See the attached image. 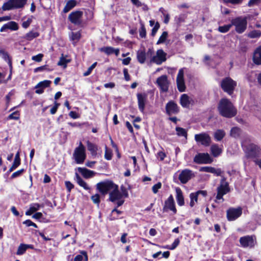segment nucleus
<instances>
[{
    "instance_id": "nucleus-1",
    "label": "nucleus",
    "mask_w": 261,
    "mask_h": 261,
    "mask_svg": "<svg viewBox=\"0 0 261 261\" xmlns=\"http://www.w3.org/2000/svg\"><path fill=\"white\" fill-rule=\"evenodd\" d=\"M218 110L221 116L226 118L233 117L237 113L236 108L232 103L227 98H222L220 100Z\"/></svg>"
},
{
    "instance_id": "nucleus-2",
    "label": "nucleus",
    "mask_w": 261,
    "mask_h": 261,
    "mask_svg": "<svg viewBox=\"0 0 261 261\" xmlns=\"http://www.w3.org/2000/svg\"><path fill=\"white\" fill-rule=\"evenodd\" d=\"M242 146L245 150L247 158H254L261 155V148L257 145L250 144L247 145L245 141H242Z\"/></svg>"
},
{
    "instance_id": "nucleus-3",
    "label": "nucleus",
    "mask_w": 261,
    "mask_h": 261,
    "mask_svg": "<svg viewBox=\"0 0 261 261\" xmlns=\"http://www.w3.org/2000/svg\"><path fill=\"white\" fill-rule=\"evenodd\" d=\"M237 86V82L230 77H225L221 83V87L223 91L231 95Z\"/></svg>"
},
{
    "instance_id": "nucleus-4",
    "label": "nucleus",
    "mask_w": 261,
    "mask_h": 261,
    "mask_svg": "<svg viewBox=\"0 0 261 261\" xmlns=\"http://www.w3.org/2000/svg\"><path fill=\"white\" fill-rule=\"evenodd\" d=\"M231 23L232 25L235 27V30L239 34L243 33L246 30L247 22L246 18H235L231 20Z\"/></svg>"
},
{
    "instance_id": "nucleus-5",
    "label": "nucleus",
    "mask_w": 261,
    "mask_h": 261,
    "mask_svg": "<svg viewBox=\"0 0 261 261\" xmlns=\"http://www.w3.org/2000/svg\"><path fill=\"white\" fill-rule=\"evenodd\" d=\"M27 0H8L3 4V9L5 11L23 8Z\"/></svg>"
},
{
    "instance_id": "nucleus-6",
    "label": "nucleus",
    "mask_w": 261,
    "mask_h": 261,
    "mask_svg": "<svg viewBox=\"0 0 261 261\" xmlns=\"http://www.w3.org/2000/svg\"><path fill=\"white\" fill-rule=\"evenodd\" d=\"M85 151V147L83 144L80 142L79 146L75 148L73 154L75 161L77 164H80L83 163L86 157Z\"/></svg>"
},
{
    "instance_id": "nucleus-7",
    "label": "nucleus",
    "mask_w": 261,
    "mask_h": 261,
    "mask_svg": "<svg viewBox=\"0 0 261 261\" xmlns=\"http://www.w3.org/2000/svg\"><path fill=\"white\" fill-rule=\"evenodd\" d=\"M116 186L111 181L99 182L96 185V188L99 191L103 194H107L109 191L112 190Z\"/></svg>"
},
{
    "instance_id": "nucleus-8",
    "label": "nucleus",
    "mask_w": 261,
    "mask_h": 261,
    "mask_svg": "<svg viewBox=\"0 0 261 261\" xmlns=\"http://www.w3.org/2000/svg\"><path fill=\"white\" fill-rule=\"evenodd\" d=\"M194 176V173L192 170L185 169L179 174L178 179L181 184H186Z\"/></svg>"
},
{
    "instance_id": "nucleus-9",
    "label": "nucleus",
    "mask_w": 261,
    "mask_h": 261,
    "mask_svg": "<svg viewBox=\"0 0 261 261\" xmlns=\"http://www.w3.org/2000/svg\"><path fill=\"white\" fill-rule=\"evenodd\" d=\"M194 162L198 164H210L213 160L207 153H199L195 156Z\"/></svg>"
},
{
    "instance_id": "nucleus-10",
    "label": "nucleus",
    "mask_w": 261,
    "mask_h": 261,
    "mask_svg": "<svg viewBox=\"0 0 261 261\" xmlns=\"http://www.w3.org/2000/svg\"><path fill=\"white\" fill-rule=\"evenodd\" d=\"M195 140L201 145L208 146L211 143V137L207 133H202L198 134L195 135Z\"/></svg>"
},
{
    "instance_id": "nucleus-11",
    "label": "nucleus",
    "mask_w": 261,
    "mask_h": 261,
    "mask_svg": "<svg viewBox=\"0 0 261 261\" xmlns=\"http://www.w3.org/2000/svg\"><path fill=\"white\" fill-rule=\"evenodd\" d=\"M167 54L162 49L156 51V55L153 56L150 59V62H153L157 65H161L166 61Z\"/></svg>"
},
{
    "instance_id": "nucleus-12",
    "label": "nucleus",
    "mask_w": 261,
    "mask_h": 261,
    "mask_svg": "<svg viewBox=\"0 0 261 261\" xmlns=\"http://www.w3.org/2000/svg\"><path fill=\"white\" fill-rule=\"evenodd\" d=\"M217 195L216 202H219L217 200H222L223 202L224 199L223 196L230 191L228 183H225L223 185H220L217 189Z\"/></svg>"
},
{
    "instance_id": "nucleus-13",
    "label": "nucleus",
    "mask_w": 261,
    "mask_h": 261,
    "mask_svg": "<svg viewBox=\"0 0 261 261\" xmlns=\"http://www.w3.org/2000/svg\"><path fill=\"white\" fill-rule=\"evenodd\" d=\"M242 214L241 207L230 208L227 211V218L228 221H234L241 216Z\"/></svg>"
},
{
    "instance_id": "nucleus-14",
    "label": "nucleus",
    "mask_w": 261,
    "mask_h": 261,
    "mask_svg": "<svg viewBox=\"0 0 261 261\" xmlns=\"http://www.w3.org/2000/svg\"><path fill=\"white\" fill-rule=\"evenodd\" d=\"M240 243L243 247L252 248L254 246L255 237L254 236H246L240 239Z\"/></svg>"
},
{
    "instance_id": "nucleus-15",
    "label": "nucleus",
    "mask_w": 261,
    "mask_h": 261,
    "mask_svg": "<svg viewBox=\"0 0 261 261\" xmlns=\"http://www.w3.org/2000/svg\"><path fill=\"white\" fill-rule=\"evenodd\" d=\"M184 70L183 68L179 70L177 77L176 83L178 91L180 92H184L186 90V86L184 78Z\"/></svg>"
},
{
    "instance_id": "nucleus-16",
    "label": "nucleus",
    "mask_w": 261,
    "mask_h": 261,
    "mask_svg": "<svg viewBox=\"0 0 261 261\" xmlns=\"http://www.w3.org/2000/svg\"><path fill=\"white\" fill-rule=\"evenodd\" d=\"M83 12L81 11H75L71 12L68 16V19L71 23L75 25H80L82 23Z\"/></svg>"
},
{
    "instance_id": "nucleus-17",
    "label": "nucleus",
    "mask_w": 261,
    "mask_h": 261,
    "mask_svg": "<svg viewBox=\"0 0 261 261\" xmlns=\"http://www.w3.org/2000/svg\"><path fill=\"white\" fill-rule=\"evenodd\" d=\"M156 84L162 92H166L169 88V81L166 75H163L156 80Z\"/></svg>"
},
{
    "instance_id": "nucleus-18",
    "label": "nucleus",
    "mask_w": 261,
    "mask_h": 261,
    "mask_svg": "<svg viewBox=\"0 0 261 261\" xmlns=\"http://www.w3.org/2000/svg\"><path fill=\"white\" fill-rule=\"evenodd\" d=\"M138 108L139 110L144 113L145 108V105L147 101V95L144 93H138L137 95Z\"/></svg>"
},
{
    "instance_id": "nucleus-19",
    "label": "nucleus",
    "mask_w": 261,
    "mask_h": 261,
    "mask_svg": "<svg viewBox=\"0 0 261 261\" xmlns=\"http://www.w3.org/2000/svg\"><path fill=\"white\" fill-rule=\"evenodd\" d=\"M167 210L172 211L174 214L176 213V209L175 206V203L172 195H170L165 202V205L163 210L167 212Z\"/></svg>"
},
{
    "instance_id": "nucleus-20",
    "label": "nucleus",
    "mask_w": 261,
    "mask_h": 261,
    "mask_svg": "<svg viewBox=\"0 0 261 261\" xmlns=\"http://www.w3.org/2000/svg\"><path fill=\"white\" fill-rule=\"evenodd\" d=\"M166 111L168 115H171L177 114L179 112V108L173 101H170L166 104Z\"/></svg>"
},
{
    "instance_id": "nucleus-21",
    "label": "nucleus",
    "mask_w": 261,
    "mask_h": 261,
    "mask_svg": "<svg viewBox=\"0 0 261 261\" xmlns=\"http://www.w3.org/2000/svg\"><path fill=\"white\" fill-rule=\"evenodd\" d=\"M180 103L184 108H189L190 105H193L194 100L186 94H183L180 98Z\"/></svg>"
},
{
    "instance_id": "nucleus-22",
    "label": "nucleus",
    "mask_w": 261,
    "mask_h": 261,
    "mask_svg": "<svg viewBox=\"0 0 261 261\" xmlns=\"http://www.w3.org/2000/svg\"><path fill=\"white\" fill-rule=\"evenodd\" d=\"M199 171L213 173L217 176H221V174L223 172L220 168L216 169L214 167L209 166L200 167Z\"/></svg>"
},
{
    "instance_id": "nucleus-23",
    "label": "nucleus",
    "mask_w": 261,
    "mask_h": 261,
    "mask_svg": "<svg viewBox=\"0 0 261 261\" xmlns=\"http://www.w3.org/2000/svg\"><path fill=\"white\" fill-rule=\"evenodd\" d=\"M110 200L112 202H115L117 200L121 199L122 197V195L118 190V187L117 185L112 190V191L110 193Z\"/></svg>"
},
{
    "instance_id": "nucleus-24",
    "label": "nucleus",
    "mask_w": 261,
    "mask_h": 261,
    "mask_svg": "<svg viewBox=\"0 0 261 261\" xmlns=\"http://www.w3.org/2000/svg\"><path fill=\"white\" fill-rule=\"evenodd\" d=\"M11 30L12 31H16L18 29L17 23L15 21H10L4 25L1 28L0 32H5L7 30Z\"/></svg>"
},
{
    "instance_id": "nucleus-25",
    "label": "nucleus",
    "mask_w": 261,
    "mask_h": 261,
    "mask_svg": "<svg viewBox=\"0 0 261 261\" xmlns=\"http://www.w3.org/2000/svg\"><path fill=\"white\" fill-rule=\"evenodd\" d=\"M99 50L105 53L107 55H110L113 54H115L116 56H118L119 54V49L118 48H114L111 46H107L103 47L100 48Z\"/></svg>"
},
{
    "instance_id": "nucleus-26",
    "label": "nucleus",
    "mask_w": 261,
    "mask_h": 261,
    "mask_svg": "<svg viewBox=\"0 0 261 261\" xmlns=\"http://www.w3.org/2000/svg\"><path fill=\"white\" fill-rule=\"evenodd\" d=\"M253 61L256 65L261 64V45L254 50L253 56Z\"/></svg>"
},
{
    "instance_id": "nucleus-27",
    "label": "nucleus",
    "mask_w": 261,
    "mask_h": 261,
    "mask_svg": "<svg viewBox=\"0 0 261 261\" xmlns=\"http://www.w3.org/2000/svg\"><path fill=\"white\" fill-rule=\"evenodd\" d=\"M78 170L86 178H89L93 177L95 174V172L94 171L90 170L85 168L79 167L78 168Z\"/></svg>"
},
{
    "instance_id": "nucleus-28",
    "label": "nucleus",
    "mask_w": 261,
    "mask_h": 261,
    "mask_svg": "<svg viewBox=\"0 0 261 261\" xmlns=\"http://www.w3.org/2000/svg\"><path fill=\"white\" fill-rule=\"evenodd\" d=\"M176 199L177 200V204L179 206H182L184 205L185 201L184 196L182 195V192L179 188H176Z\"/></svg>"
},
{
    "instance_id": "nucleus-29",
    "label": "nucleus",
    "mask_w": 261,
    "mask_h": 261,
    "mask_svg": "<svg viewBox=\"0 0 261 261\" xmlns=\"http://www.w3.org/2000/svg\"><path fill=\"white\" fill-rule=\"evenodd\" d=\"M0 57L8 62L10 71H11L12 69V64L8 54L4 49L0 48Z\"/></svg>"
},
{
    "instance_id": "nucleus-30",
    "label": "nucleus",
    "mask_w": 261,
    "mask_h": 261,
    "mask_svg": "<svg viewBox=\"0 0 261 261\" xmlns=\"http://www.w3.org/2000/svg\"><path fill=\"white\" fill-rule=\"evenodd\" d=\"M146 53L144 50H139L137 52V59L140 64H144L146 59Z\"/></svg>"
},
{
    "instance_id": "nucleus-31",
    "label": "nucleus",
    "mask_w": 261,
    "mask_h": 261,
    "mask_svg": "<svg viewBox=\"0 0 261 261\" xmlns=\"http://www.w3.org/2000/svg\"><path fill=\"white\" fill-rule=\"evenodd\" d=\"M20 164V159L19 157V152H18L15 156L14 161L12 166L9 169L8 172L10 173L12 172L14 169L17 168Z\"/></svg>"
},
{
    "instance_id": "nucleus-32",
    "label": "nucleus",
    "mask_w": 261,
    "mask_h": 261,
    "mask_svg": "<svg viewBox=\"0 0 261 261\" xmlns=\"http://www.w3.org/2000/svg\"><path fill=\"white\" fill-rule=\"evenodd\" d=\"M39 33L37 32L31 31L27 33L23 38L27 41H31L34 38L38 37L39 36Z\"/></svg>"
},
{
    "instance_id": "nucleus-33",
    "label": "nucleus",
    "mask_w": 261,
    "mask_h": 261,
    "mask_svg": "<svg viewBox=\"0 0 261 261\" xmlns=\"http://www.w3.org/2000/svg\"><path fill=\"white\" fill-rule=\"evenodd\" d=\"M76 3L75 0L68 1L63 9V12L64 13H67L76 6Z\"/></svg>"
},
{
    "instance_id": "nucleus-34",
    "label": "nucleus",
    "mask_w": 261,
    "mask_h": 261,
    "mask_svg": "<svg viewBox=\"0 0 261 261\" xmlns=\"http://www.w3.org/2000/svg\"><path fill=\"white\" fill-rule=\"evenodd\" d=\"M212 154L214 157L219 156L222 153V149L217 144H213L211 147Z\"/></svg>"
},
{
    "instance_id": "nucleus-35",
    "label": "nucleus",
    "mask_w": 261,
    "mask_h": 261,
    "mask_svg": "<svg viewBox=\"0 0 261 261\" xmlns=\"http://www.w3.org/2000/svg\"><path fill=\"white\" fill-rule=\"evenodd\" d=\"M76 181L78 185L85 190H88L90 189L88 184L77 173L76 174Z\"/></svg>"
},
{
    "instance_id": "nucleus-36",
    "label": "nucleus",
    "mask_w": 261,
    "mask_h": 261,
    "mask_svg": "<svg viewBox=\"0 0 261 261\" xmlns=\"http://www.w3.org/2000/svg\"><path fill=\"white\" fill-rule=\"evenodd\" d=\"M225 133L222 129H218L214 133L215 139L217 141H221L225 136Z\"/></svg>"
},
{
    "instance_id": "nucleus-37",
    "label": "nucleus",
    "mask_w": 261,
    "mask_h": 261,
    "mask_svg": "<svg viewBox=\"0 0 261 261\" xmlns=\"http://www.w3.org/2000/svg\"><path fill=\"white\" fill-rule=\"evenodd\" d=\"M81 254L77 255L74 258V261H82L83 259V256H84V259L85 261H88V257L87 253L85 251H81L80 252Z\"/></svg>"
},
{
    "instance_id": "nucleus-38",
    "label": "nucleus",
    "mask_w": 261,
    "mask_h": 261,
    "mask_svg": "<svg viewBox=\"0 0 261 261\" xmlns=\"http://www.w3.org/2000/svg\"><path fill=\"white\" fill-rule=\"evenodd\" d=\"M241 134V129L238 127H233L230 130V135L232 137L238 138Z\"/></svg>"
},
{
    "instance_id": "nucleus-39",
    "label": "nucleus",
    "mask_w": 261,
    "mask_h": 261,
    "mask_svg": "<svg viewBox=\"0 0 261 261\" xmlns=\"http://www.w3.org/2000/svg\"><path fill=\"white\" fill-rule=\"evenodd\" d=\"M250 38H258L261 36V31L259 30H252L247 35Z\"/></svg>"
},
{
    "instance_id": "nucleus-40",
    "label": "nucleus",
    "mask_w": 261,
    "mask_h": 261,
    "mask_svg": "<svg viewBox=\"0 0 261 261\" xmlns=\"http://www.w3.org/2000/svg\"><path fill=\"white\" fill-rule=\"evenodd\" d=\"M30 245H26V244H20L18 248L17 253H16L17 254V255L23 254V253H24V252H25L27 249L28 248H29V247H30Z\"/></svg>"
},
{
    "instance_id": "nucleus-41",
    "label": "nucleus",
    "mask_w": 261,
    "mask_h": 261,
    "mask_svg": "<svg viewBox=\"0 0 261 261\" xmlns=\"http://www.w3.org/2000/svg\"><path fill=\"white\" fill-rule=\"evenodd\" d=\"M51 81L49 80H44L43 81L39 82L36 86L35 88H42L43 89L50 86Z\"/></svg>"
},
{
    "instance_id": "nucleus-42",
    "label": "nucleus",
    "mask_w": 261,
    "mask_h": 261,
    "mask_svg": "<svg viewBox=\"0 0 261 261\" xmlns=\"http://www.w3.org/2000/svg\"><path fill=\"white\" fill-rule=\"evenodd\" d=\"M168 35L167 32H163L157 41L156 44H160L164 43L168 37Z\"/></svg>"
},
{
    "instance_id": "nucleus-43",
    "label": "nucleus",
    "mask_w": 261,
    "mask_h": 261,
    "mask_svg": "<svg viewBox=\"0 0 261 261\" xmlns=\"http://www.w3.org/2000/svg\"><path fill=\"white\" fill-rule=\"evenodd\" d=\"M87 147L88 149L91 152L92 154H96L97 151V147L94 144L90 142L89 141L87 142Z\"/></svg>"
},
{
    "instance_id": "nucleus-44",
    "label": "nucleus",
    "mask_w": 261,
    "mask_h": 261,
    "mask_svg": "<svg viewBox=\"0 0 261 261\" xmlns=\"http://www.w3.org/2000/svg\"><path fill=\"white\" fill-rule=\"evenodd\" d=\"M231 27H232L231 23L229 24L224 25L223 26H220L218 28V30L219 31V32H220L221 33H225L227 32L230 30V29L231 28Z\"/></svg>"
},
{
    "instance_id": "nucleus-45",
    "label": "nucleus",
    "mask_w": 261,
    "mask_h": 261,
    "mask_svg": "<svg viewBox=\"0 0 261 261\" xmlns=\"http://www.w3.org/2000/svg\"><path fill=\"white\" fill-rule=\"evenodd\" d=\"M176 131L178 136L187 138V133L185 129L180 127H176Z\"/></svg>"
},
{
    "instance_id": "nucleus-46",
    "label": "nucleus",
    "mask_w": 261,
    "mask_h": 261,
    "mask_svg": "<svg viewBox=\"0 0 261 261\" xmlns=\"http://www.w3.org/2000/svg\"><path fill=\"white\" fill-rule=\"evenodd\" d=\"M190 198L191 199L190 205L191 207H193L195 202H197L198 196L195 193H192L190 195Z\"/></svg>"
},
{
    "instance_id": "nucleus-47",
    "label": "nucleus",
    "mask_w": 261,
    "mask_h": 261,
    "mask_svg": "<svg viewBox=\"0 0 261 261\" xmlns=\"http://www.w3.org/2000/svg\"><path fill=\"white\" fill-rule=\"evenodd\" d=\"M69 62V60L66 59L64 57H61L60 58V60L58 63L59 66H63L65 68L67 66V64Z\"/></svg>"
},
{
    "instance_id": "nucleus-48",
    "label": "nucleus",
    "mask_w": 261,
    "mask_h": 261,
    "mask_svg": "<svg viewBox=\"0 0 261 261\" xmlns=\"http://www.w3.org/2000/svg\"><path fill=\"white\" fill-rule=\"evenodd\" d=\"M97 65V62H94L87 69V70L83 73V75L84 76H87L91 74L92 71L93 69L96 67Z\"/></svg>"
},
{
    "instance_id": "nucleus-49",
    "label": "nucleus",
    "mask_w": 261,
    "mask_h": 261,
    "mask_svg": "<svg viewBox=\"0 0 261 261\" xmlns=\"http://www.w3.org/2000/svg\"><path fill=\"white\" fill-rule=\"evenodd\" d=\"M112 151L109 149L107 146L105 147V158L107 160H110L112 159Z\"/></svg>"
},
{
    "instance_id": "nucleus-50",
    "label": "nucleus",
    "mask_w": 261,
    "mask_h": 261,
    "mask_svg": "<svg viewBox=\"0 0 261 261\" xmlns=\"http://www.w3.org/2000/svg\"><path fill=\"white\" fill-rule=\"evenodd\" d=\"M81 34L80 32H71V39L72 40L78 41L81 38Z\"/></svg>"
},
{
    "instance_id": "nucleus-51",
    "label": "nucleus",
    "mask_w": 261,
    "mask_h": 261,
    "mask_svg": "<svg viewBox=\"0 0 261 261\" xmlns=\"http://www.w3.org/2000/svg\"><path fill=\"white\" fill-rule=\"evenodd\" d=\"M19 119V114L18 111H15L9 115L8 119L18 120Z\"/></svg>"
},
{
    "instance_id": "nucleus-52",
    "label": "nucleus",
    "mask_w": 261,
    "mask_h": 261,
    "mask_svg": "<svg viewBox=\"0 0 261 261\" xmlns=\"http://www.w3.org/2000/svg\"><path fill=\"white\" fill-rule=\"evenodd\" d=\"M24 171V169H21L14 172L11 176V178L13 179L20 176Z\"/></svg>"
},
{
    "instance_id": "nucleus-53",
    "label": "nucleus",
    "mask_w": 261,
    "mask_h": 261,
    "mask_svg": "<svg viewBox=\"0 0 261 261\" xmlns=\"http://www.w3.org/2000/svg\"><path fill=\"white\" fill-rule=\"evenodd\" d=\"M162 187V184L160 182H158L156 184H155L152 187V190L153 193L156 194L158 193V190L161 189Z\"/></svg>"
},
{
    "instance_id": "nucleus-54",
    "label": "nucleus",
    "mask_w": 261,
    "mask_h": 261,
    "mask_svg": "<svg viewBox=\"0 0 261 261\" xmlns=\"http://www.w3.org/2000/svg\"><path fill=\"white\" fill-rule=\"evenodd\" d=\"M160 28V24L158 22H156L152 29L151 35L152 36H154L156 34L158 30Z\"/></svg>"
},
{
    "instance_id": "nucleus-55",
    "label": "nucleus",
    "mask_w": 261,
    "mask_h": 261,
    "mask_svg": "<svg viewBox=\"0 0 261 261\" xmlns=\"http://www.w3.org/2000/svg\"><path fill=\"white\" fill-rule=\"evenodd\" d=\"M139 34L141 38H145L146 37V29L143 24L141 25V27L139 30Z\"/></svg>"
},
{
    "instance_id": "nucleus-56",
    "label": "nucleus",
    "mask_w": 261,
    "mask_h": 261,
    "mask_svg": "<svg viewBox=\"0 0 261 261\" xmlns=\"http://www.w3.org/2000/svg\"><path fill=\"white\" fill-rule=\"evenodd\" d=\"M43 57V54H39L37 55L33 56L32 57V59L33 61L39 62L42 60Z\"/></svg>"
},
{
    "instance_id": "nucleus-57",
    "label": "nucleus",
    "mask_w": 261,
    "mask_h": 261,
    "mask_svg": "<svg viewBox=\"0 0 261 261\" xmlns=\"http://www.w3.org/2000/svg\"><path fill=\"white\" fill-rule=\"evenodd\" d=\"M23 223L24 224H25L28 227L33 226L35 228L37 227V225L30 220H27L24 221L23 222Z\"/></svg>"
},
{
    "instance_id": "nucleus-58",
    "label": "nucleus",
    "mask_w": 261,
    "mask_h": 261,
    "mask_svg": "<svg viewBox=\"0 0 261 261\" xmlns=\"http://www.w3.org/2000/svg\"><path fill=\"white\" fill-rule=\"evenodd\" d=\"M91 199L92 201L97 204H99L100 202V199H99V195L97 194H95L94 195H93L91 196Z\"/></svg>"
},
{
    "instance_id": "nucleus-59",
    "label": "nucleus",
    "mask_w": 261,
    "mask_h": 261,
    "mask_svg": "<svg viewBox=\"0 0 261 261\" xmlns=\"http://www.w3.org/2000/svg\"><path fill=\"white\" fill-rule=\"evenodd\" d=\"M179 242H180V240L179 239H176L173 242V243H172V245L171 247H169L168 249H170V250H174V249H175L177 246L179 245Z\"/></svg>"
},
{
    "instance_id": "nucleus-60",
    "label": "nucleus",
    "mask_w": 261,
    "mask_h": 261,
    "mask_svg": "<svg viewBox=\"0 0 261 261\" xmlns=\"http://www.w3.org/2000/svg\"><path fill=\"white\" fill-rule=\"evenodd\" d=\"M41 207V205L39 203H33L30 205V208L33 212H35L38 211L40 207Z\"/></svg>"
},
{
    "instance_id": "nucleus-61",
    "label": "nucleus",
    "mask_w": 261,
    "mask_h": 261,
    "mask_svg": "<svg viewBox=\"0 0 261 261\" xmlns=\"http://www.w3.org/2000/svg\"><path fill=\"white\" fill-rule=\"evenodd\" d=\"M54 104V106L50 110V112L51 114H55L56 113L58 107L60 106V103L57 102L56 101L55 102Z\"/></svg>"
},
{
    "instance_id": "nucleus-62",
    "label": "nucleus",
    "mask_w": 261,
    "mask_h": 261,
    "mask_svg": "<svg viewBox=\"0 0 261 261\" xmlns=\"http://www.w3.org/2000/svg\"><path fill=\"white\" fill-rule=\"evenodd\" d=\"M65 184L69 192H70L71 189H72L74 188V185L69 181H66L65 182Z\"/></svg>"
},
{
    "instance_id": "nucleus-63",
    "label": "nucleus",
    "mask_w": 261,
    "mask_h": 261,
    "mask_svg": "<svg viewBox=\"0 0 261 261\" xmlns=\"http://www.w3.org/2000/svg\"><path fill=\"white\" fill-rule=\"evenodd\" d=\"M166 156V155L165 153L163 151H159L157 153V158L160 160V161H163L165 158Z\"/></svg>"
},
{
    "instance_id": "nucleus-64",
    "label": "nucleus",
    "mask_w": 261,
    "mask_h": 261,
    "mask_svg": "<svg viewBox=\"0 0 261 261\" xmlns=\"http://www.w3.org/2000/svg\"><path fill=\"white\" fill-rule=\"evenodd\" d=\"M32 22V19L30 18L28 19L27 20L23 21L22 23V27L24 28H28Z\"/></svg>"
}]
</instances>
